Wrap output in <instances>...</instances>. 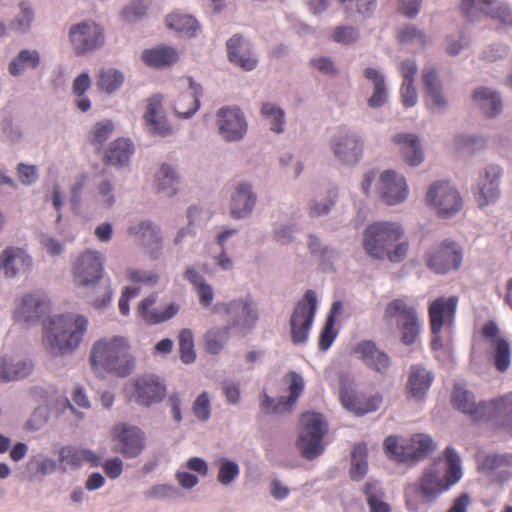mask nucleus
Wrapping results in <instances>:
<instances>
[{"label": "nucleus", "mask_w": 512, "mask_h": 512, "mask_svg": "<svg viewBox=\"0 0 512 512\" xmlns=\"http://www.w3.org/2000/svg\"><path fill=\"white\" fill-rule=\"evenodd\" d=\"M89 361L92 370L101 376L108 373L125 378L136 369V357L130 341L120 335L96 340L91 347Z\"/></svg>", "instance_id": "obj_1"}, {"label": "nucleus", "mask_w": 512, "mask_h": 512, "mask_svg": "<svg viewBox=\"0 0 512 512\" xmlns=\"http://www.w3.org/2000/svg\"><path fill=\"white\" fill-rule=\"evenodd\" d=\"M87 317L77 313L57 314L43 325L42 343L52 356H65L76 351L88 330Z\"/></svg>", "instance_id": "obj_2"}, {"label": "nucleus", "mask_w": 512, "mask_h": 512, "mask_svg": "<svg viewBox=\"0 0 512 512\" xmlns=\"http://www.w3.org/2000/svg\"><path fill=\"white\" fill-rule=\"evenodd\" d=\"M446 461L438 460L427 467L419 480V493L428 502L437 499L462 478L461 459L457 451L448 446Z\"/></svg>", "instance_id": "obj_3"}, {"label": "nucleus", "mask_w": 512, "mask_h": 512, "mask_svg": "<svg viewBox=\"0 0 512 512\" xmlns=\"http://www.w3.org/2000/svg\"><path fill=\"white\" fill-rule=\"evenodd\" d=\"M453 405L461 412L470 415L476 421H493L502 413V409L512 413V394L502 396L490 402L475 404L474 395L455 385L452 393Z\"/></svg>", "instance_id": "obj_4"}, {"label": "nucleus", "mask_w": 512, "mask_h": 512, "mask_svg": "<svg viewBox=\"0 0 512 512\" xmlns=\"http://www.w3.org/2000/svg\"><path fill=\"white\" fill-rule=\"evenodd\" d=\"M405 230L396 221H376L369 224L362 235V246L370 257L384 260L387 249L403 239Z\"/></svg>", "instance_id": "obj_5"}, {"label": "nucleus", "mask_w": 512, "mask_h": 512, "mask_svg": "<svg viewBox=\"0 0 512 512\" xmlns=\"http://www.w3.org/2000/svg\"><path fill=\"white\" fill-rule=\"evenodd\" d=\"M328 430V422L321 413L302 414L296 445L303 458L312 460L324 452V437Z\"/></svg>", "instance_id": "obj_6"}, {"label": "nucleus", "mask_w": 512, "mask_h": 512, "mask_svg": "<svg viewBox=\"0 0 512 512\" xmlns=\"http://www.w3.org/2000/svg\"><path fill=\"white\" fill-rule=\"evenodd\" d=\"M318 300L314 290H307L304 297L299 300L290 317L291 341L295 345L306 344L309 339Z\"/></svg>", "instance_id": "obj_7"}, {"label": "nucleus", "mask_w": 512, "mask_h": 512, "mask_svg": "<svg viewBox=\"0 0 512 512\" xmlns=\"http://www.w3.org/2000/svg\"><path fill=\"white\" fill-rule=\"evenodd\" d=\"M69 45L77 56H83L101 48L105 43L103 27L87 19L72 24L68 30Z\"/></svg>", "instance_id": "obj_8"}, {"label": "nucleus", "mask_w": 512, "mask_h": 512, "mask_svg": "<svg viewBox=\"0 0 512 512\" xmlns=\"http://www.w3.org/2000/svg\"><path fill=\"white\" fill-rule=\"evenodd\" d=\"M166 392L165 384L153 374L132 378L125 385L128 400L143 407H151L162 402Z\"/></svg>", "instance_id": "obj_9"}, {"label": "nucleus", "mask_w": 512, "mask_h": 512, "mask_svg": "<svg viewBox=\"0 0 512 512\" xmlns=\"http://www.w3.org/2000/svg\"><path fill=\"white\" fill-rule=\"evenodd\" d=\"M329 147L337 162L343 166L354 167L363 157L364 141L357 132L340 128L331 137Z\"/></svg>", "instance_id": "obj_10"}, {"label": "nucleus", "mask_w": 512, "mask_h": 512, "mask_svg": "<svg viewBox=\"0 0 512 512\" xmlns=\"http://www.w3.org/2000/svg\"><path fill=\"white\" fill-rule=\"evenodd\" d=\"M217 134L225 143L241 142L248 132V121L242 109L235 105L219 108L215 115Z\"/></svg>", "instance_id": "obj_11"}, {"label": "nucleus", "mask_w": 512, "mask_h": 512, "mask_svg": "<svg viewBox=\"0 0 512 512\" xmlns=\"http://www.w3.org/2000/svg\"><path fill=\"white\" fill-rule=\"evenodd\" d=\"M463 252L454 241L446 239L430 247L424 256L426 266L436 274H447L458 270L462 264Z\"/></svg>", "instance_id": "obj_12"}, {"label": "nucleus", "mask_w": 512, "mask_h": 512, "mask_svg": "<svg viewBox=\"0 0 512 512\" xmlns=\"http://www.w3.org/2000/svg\"><path fill=\"white\" fill-rule=\"evenodd\" d=\"M114 451L126 459L137 458L146 448V434L136 425L116 423L111 430Z\"/></svg>", "instance_id": "obj_13"}, {"label": "nucleus", "mask_w": 512, "mask_h": 512, "mask_svg": "<svg viewBox=\"0 0 512 512\" xmlns=\"http://www.w3.org/2000/svg\"><path fill=\"white\" fill-rule=\"evenodd\" d=\"M103 272L104 257L102 253L87 249L73 263V282L77 287L92 288L101 280Z\"/></svg>", "instance_id": "obj_14"}, {"label": "nucleus", "mask_w": 512, "mask_h": 512, "mask_svg": "<svg viewBox=\"0 0 512 512\" xmlns=\"http://www.w3.org/2000/svg\"><path fill=\"white\" fill-rule=\"evenodd\" d=\"M426 202L442 218L454 216L463 206L459 192L447 181L433 182L426 193Z\"/></svg>", "instance_id": "obj_15"}, {"label": "nucleus", "mask_w": 512, "mask_h": 512, "mask_svg": "<svg viewBox=\"0 0 512 512\" xmlns=\"http://www.w3.org/2000/svg\"><path fill=\"white\" fill-rule=\"evenodd\" d=\"M377 197L387 206H396L405 202L409 196L406 178L395 170H385L375 186Z\"/></svg>", "instance_id": "obj_16"}, {"label": "nucleus", "mask_w": 512, "mask_h": 512, "mask_svg": "<svg viewBox=\"0 0 512 512\" xmlns=\"http://www.w3.org/2000/svg\"><path fill=\"white\" fill-rule=\"evenodd\" d=\"M258 203V195L254 185L241 180L234 184L229 200V214L235 220L247 219L252 216Z\"/></svg>", "instance_id": "obj_17"}, {"label": "nucleus", "mask_w": 512, "mask_h": 512, "mask_svg": "<svg viewBox=\"0 0 512 512\" xmlns=\"http://www.w3.org/2000/svg\"><path fill=\"white\" fill-rule=\"evenodd\" d=\"M502 173V168L496 164H489L479 172L474 191L480 207L488 206L498 200Z\"/></svg>", "instance_id": "obj_18"}, {"label": "nucleus", "mask_w": 512, "mask_h": 512, "mask_svg": "<svg viewBox=\"0 0 512 512\" xmlns=\"http://www.w3.org/2000/svg\"><path fill=\"white\" fill-rule=\"evenodd\" d=\"M482 335L491 349L496 369L500 372L508 370L511 364V346L501 335L498 325L494 321L487 322L482 328Z\"/></svg>", "instance_id": "obj_19"}, {"label": "nucleus", "mask_w": 512, "mask_h": 512, "mask_svg": "<svg viewBox=\"0 0 512 512\" xmlns=\"http://www.w3.org/2000/svg\"><path fill=\"white\" fill-rule=\"evenodd\" d=\"M479 471L492 482L504 483L512 479V454L477 455Z\"/></svg>", "instance_id": "obj_20"}, {"label": "nucleus", "mask_w": 512, "mask_h": 512, "mask_svg": "<svg viewBox=\"0 0 512 512\" xmlns=\"http://www.w3.org/2000/svg\"><path fill=\"white\" fill-rule=\"evenodd\" d=\"M50 302L46 296L39 293L24 295L18 302L13 318L17 323L34 325L49 312Z\"/></svg>", "instance_id": "obj_21"}, {"label": "nucleus", "mask_w": 512, "mask_h": 512, "mask_svg": "<svg viewBox=\"0 0 512 512\" xmlns=\"http://www.w3.org/2000/svg\"><path fill=\"white\" fill-rule=\"evenodd\" d=\"M225 311L231 315L229 325L241 331H249L255 327L259 320L257 304L249 297L234 299L226 304Z\"/></svg>", "instance_id": "obj_22"}, {"label": "nucleus", "mask_w": 512, "mask_h": 512, "mask_svg": "<svg viewBox=\"0 0 512 512\" xmlns=\"http://www.w3.org/2000/svg\"><path fill=\"white\" fill-rule=\"evenodd\" d=\"M459 298L455 295L438 297L428 307L431 333H440L442 328L454 325Z\"/></svg>", "instance_id": "obj_23"}, {"label": "nucleus", "mask_w": 512, "mask_h": 512, "mask_svg": "<svg viewBox=\"0 0 512 512\" xmlns=\"http://www.w3.org/2000/svg\"><path fill=\"white\" fill-rule=\"evenodd\" d=\"M228 60L244 71H252L258 65V56L251 42L241 35L232 36L226 43Z\"/></svg>", "instance_id": "obj_24"}, {"label": "nucleus", "mask_w": 512, "mask_h": 512, "mask_svg": "<svg viewBox=\"0 0 512 512\" xmlns=\"http://www.w3.org/2000/svg\"><path fill=\"white\" fill-rule=\"evenodd\" d=\"M129 234L140 241L153 259L160 257L163 250V236L157 225L149 220H142L129 227Z\"/></svg>", "instance_id": "obj_25"}, {"label": "nucleus", "mask_w": 512, "mask_h": 512, "mask_svg": "<svg viewBox=\"0 0 512 512\" xmlns=\"http://www.w3.org/2000/svg\"><path fill=\"white\" fill-rule=\"evenodd\" d=\"M433 381L434 375L427 367L422 364L411 365L405 386L406 396L415 402L424 400Z\"/></svg>", "instance_id": "obj_26"}, {"label": "nucleus", "mask_w": 512, "mask_h": 512, "mask_svg": "<svg viewBox=\"0 0 512 512\" xmlns=\"http://www.w3.org/2000/svg\"><path fill=\"white\" fill-rule=\"evenodd\" d=\"M353 353L370 369L378 374L386 375L391 367V358L380 350L373 341L364 340L357 343Z\"/></svg>", "instance_id": "obj_27"}, {"label": "nucleus", "mask_w": 512, "mask_h": 512, "mask_svg": "<svg viewBox=\"0 0 512 512\" xmlns=\"http://www.w3.org/2000/svg\"><path fill=\"white\" fill-rule=\"evenodd\" d=\"M32 265V257L26 250L20 247H8L0 255V270L8 278L28 273Z\"/></svg>", "instance_id": "obj_28"}, {"label": "nucleus", "mask_w": 512, "mask_h": 512, "mask_svg": "<svg viewBox=\"0 0 512 512\" xmlns=\"http://www.w3.org/2000/svg\"><path fill=\"white\" fill-rule=\"evenodd\" d=\"M157 293H151L145 297L138 305L137 311L142 320L149 325H156L172 319L180 310L176 302H171L166 307L156 308Z\"/></svg>", "instance_id": "obj_29"}, {"label": "nucleus", "mask_w": 512, "mask_h": 512, "mask_svg": "<svg viewBox=\"0 0 512 512\" xmlns=\"http://www.w3.org/2000/svg\"><path fill=\"white\" fill-rule=\"evenodd\" d=\"M145 126L149 134L159 137H167L173 134V127L169 124L162 112V101L160 96H153L148 99L144 113Z\"/></svg>", "instance_id": "obj_30"}, {"label": "nucleus", "mask_w": 512, "mask_h": 512, "mask_svg": "<svg viewBox=\"0 0 512 512\" xmlns=\"http://www.w3.org/2000/svg\"><path fill=\"white\" fill-rule=\"evenodd\" d=\"M340 400L346 410L357 416L376 411L382 402L379 395H358L345 384L340 387Z\"/></svg>", "instance_id": "obj_31"}, {"label": "nucleus", "mask_w": 512, "mask_h": 512, "mask_svg": "<svg viewBox=\"0 0 512 512\" xmlns=\"http://www.w3.org/2000/svg\"><path fill=\"white\" fill-rule=\"evenodd\" d=\"M392 142L397 146L404 162L410 167H418L425 160V153L419 137L414 133H398Z\"/></svg>", "instance_id": "obj_32"}, {"label": "nucleus", "mask_w": 512, "mask_h": 512, "mask_svg": "<svg viewBox=\"0 0 512 512\" xmlns=\"http://www.w3.org/2000/svg\"><path fill=\"white\" fill-rule=\"evenodd\" d=\"M185 81L188 90L178 96L174 110L179 117L189 119L200 109L203 88L192 77H186Z\"/></svg>", "instance_id": "obj_33"}, {"label": "nucleus", "mask_w": 512, "mask_h": 512, "mask_svg": "<svg viewBox=\"0 0 512 512\" xmlns=\"http://www.w3.org/2000/svg\"><path fill=\"white\" fill-rule=\"evenodd\" d=\"M422 80L429 99V105H431L435 112H445L449 107V101L443 92L442 83L437 71L434 68L424 69Z\"/></svg>", "instance_id": "obj_34"}, {"label": "nucleus", "mask_w": 512, "mask_h": 512, "mask_svg": "<svg viewBox=\"0 0 512 512\" xmlns=\"http://www.w3.org/2000/svg\"><path fill=\"white\" fill-rule=\"evenodd\" d=\"M33 368V362L28 359L0 356V380L2 382L24 379L32 373Z\"/></svg>", "instance_id": "obj_35"}, {"label": "nucleus", "mask_w": 512, "mask_h": 512, "mask_svg": "<svg viewBox=\"0 0 512 512\" xmlns=\"http://www.w3.org/2000/svg\"><path fill=\"white\" fill-rule=\"evenodd\" d=\"M60 462L69 468H79L84 464H89L91 467H98L101 463V458L94 451L74 446H65L59 452Z\"/></svg>", "instance_id": "obj_36"}, {"label": "nucleus", "mask_w": 512, "mask_h": 512, "mask_svg": "<svg viewBox=\"0 0 512 512\" xmlns=\"http://www.w3.org/2000/svg\"><path fill=\"white\" fill-rule=\"evenodd\" d=\"M476 107L487 117L494 118L503 110L501 95L494 89L478 87L473 92Z\"/></svg>", "instance_id": "obj_37"}, {"label": "nucleus", "mask_w": 512, "mask_h": 512, "mask_svg": "<svg viewBox=\"0 0 512 512\" xmlns=\"http://www.w3.org/2000/svg\"><path fill=\"white\" fill-rule=\"evenodd\" d=\"M177 51L170 46L160 45L155 48L146 49L142 52L141 59L149 67L163 69L178 60Z\"/></svg>", "instance_id": "obj_38"}, {"label": "nucleus", "mask_w": 512, "mask_h": 512, "mask_svg": "<svg viewBox=\"0 0 512 512\" xmlns=\"http://www.w3.org/2000/svg\"><path fill=\"white\" fill-rule=\"evenodd\" d=\"M415 446L416 444L413 443V437L402 443H399L396 436H389L384 441L386 454L398 462H418Z\"/></svg>", "instance_id": "obj_39"}, {"label": "nucleus", "mask_w": 512, "mask_h": 512, "mask_svg": "<svg viewBox=\"0 0 512 512\" xmlns=\"http://www.w3.org/2000/svg\"><path fill=\"white\" fill-rule=\"evenodd\" d=\"M133 153L134 146L132 142L127 138H119L110 143L104 159L106 163L112 166L123 167L129 163Z\"/></svg>", "instance_id": "obj_40"}, {"label": "nucleus", "mask_w": 512, "mask_h": 512, "mask_svg": "<svg viewBox=\"0 0 512 512\" xmlns=\"http://www.w3.org/2000/svg\"><path fill=\"white\" fill-rule=\"evenodd\" d=\"M179 177L176 170L169 164H162L155 174L154 186L163 197L170 198L178 191Z\"/></svg>", "instance_id": "obj_41"}, {"label": "nucleus", "mask_w": 512, "mask_h": 512, "mask_svg": "<svg viewBox=\"0 0 512 512\" xmlns=\"http://www.w3.org/2000/svg\"><path fill=\"white\" fill-rule=\"evenodd\" d=\"M383 317L387 322L396 319V325H400L418 317V313L416 308L409 303L408 298L401 297L390 301L386 305Z\"/></svg>", "instance_id": "obj_42"}, {"label": "nucleus", "mask_w": 512, "mask_h": 512, "mask_svg": "<svg viewBox=\"0 0 512 512\" xmlns=\"http://www.w3.org/2000/svg\"><path fill=\"white\" fill-rule=\"evenodd\" d=\"M35 19L36 14L32 4L28 1H21L18 4L17 13L8 23L9 30L19 35H26L31 31Z\"/></svg>", "instance_id": "obj_43"}, {"label": "nucleus", "mask_w": 512, "mask_h": 512, "mask_svg": "<svg viewBox=\"0 0 512 512\" xmlns=\"http://www.w3.org/2000/svg\"><path fill=\"white\" fill-rule=\"evenodd\" d=\"M40 53L36 49H21L8 66L9 73L18 77L24 74L26 69H37L40 65Z\"/></svg>", "instance_id": "obj_44"}, {"label": "nucleus", "mask_w": 512, "mask_h": 512, "mask_svg": "<svg viewBox=\"0 0 512 512\" xmlns=\"http://www.w3.org/2000/svg\"><path fill=\"white\" fill-rule=\"evenodd\" d=\"M370 512H391V506L384 501L385 492L376 480H368L362 488Z\"/></svg>", "instance_id": "obj_45"}, {"label": "nucleus", "mask_w": 512, "mask_h": 512, "mask_svg": "<svg viewBox=\"0 0 512 512\" xmlns=\"http://www.w3.org/2000/svg\"><path fill=\"white\" fill-rule=\"evenodd\" d=\"M260 115L268 123L270 131L282 134L286 126V113L282 107L273 102H263Z\"/></svg>", "instance_id": "obj_46"}, {"label": "nucleus", "mask_w": 512, "mask_h": 512, "mask_svg": "<svg viewBox=\"0 0 512 512\" xmlns=\"http://www.w3.org/2000/svg\"><path fill=\"white\" fill-rule=\"evenodd\" d=\"M166 24L170 29L187 38L195 37L200 29L194 17L180 13L167 16Z\"/></svg>", "instance_id": "obj_47"}, {"label": "nucleus", "mask_w": 512, "mask_h": 512, "mask_svg": "<svg viewBox=\"0 0 512 512\" xmlns=\"http://www.w3.org/2000/svg\"><path fill=\"white\" fill-rule=\"evenodd\" d=\"M125 81L124 74L115 68H103L98 72L96 86L97 88L111 95L118 91Z\"/></svg>", "instance_id": "obj_48"}, {"label": "nucleus", "mask_w": 512, "mask_h": 512, "mask_svg": "<svg viewBox=\"0 0 512 512\" xmlns=\"http://www.w3.org/2000/svg\"><path fill=\"white\" fill-rule=\"evenodd\" d=\"M230 326L214 327L204 335L205 348L210 354H219L230 338Z\"/></svg>", "instance_id": "obj_49"}, {"label": "nucleus", "mask_w": 512, "mask_h": 512, "mask_svg": "<svg viewBox=\"0 0 512 512\" xmlns=\"http://www.w3.org/2000/svg\"><path fill=\"white\" fill-rule=\"evenodd\" d=\"M56 461L44 454L32 456L27 462V471L30 479L44 477L55 472Z\"/></svg>", "instance_id": "obj_50"}, {"label": "nucleus", "mask_w": 512, "mask_h": 512, "mask_svg": "<svg viewBox=\"0 0 512 512\" xmlns=\"http://www.w3.org/2000/svg\"><path fill=\"white\" fill-rule=\"evenodd\" d=\"M368 472L367 447L364 443L354 446L351 453L350 476L354 481H360Z\"/></svg>", "instance_id": "obj_51"}, {"label": "nucleus", "mask_w": 512, "mask_h": 512, "mask_svg": "<svg viewBox=\"0 0 512 512\" xmlns=\"http://www.w3.org/2000/svg\"><path fill=\"white\" fill-rule=\"evenodd\" d=\"M338 198L336 189H329L325 195L314 198L309 204V215L311 217H321L327 215Z\"/></svg>", "instance_id": "obj_52"}, {"label": "nucleus", "mask_w": 512, "mask_h": 512, "mask_svg": "<svg viewBox=\"0 0 512 512\" xmlns=\"http://www.w3.org/2000/svg\"><path fill=\"white\" fill-rule=\"evenodd\" d=\"M217 467V481L222 486H230L240 475L238 463L226 457L217 460Z\"/></svg>", "instance_id": "obj_53"}, {"label": "nucleus", "mask_w": 512, "mask_h": 512, "mask_svg": "<svg viewBox=\"0 0 512 512\" xmlns=\"http://www.w3.org/2000/svg\"><path fill=\"white\" fill-rule=\"evenodd\" d=\"M148 8L147 0H133L123 7L120 18L126 23H136L146 16Z\"/></svg>", "instance_id": "obj_54"}, {"label": "nucleus", "mask_w": 512, "mask_h": 512, "mask_svg": "<svg viewBox=\"0 0 512 512\" xmlns=\"http://www.w3.org/2000/svg\"><path fill=\"white\" fill-rule=\"evenodd\" d=\"M94 197L100 207L104 209L112 208L116 203V192L113 183L108 179L101 180L96 186Z\"/></svg>", "instance_id": "obj_55"}, {"label": "nucleus", "mask_w": 512, "mask_h": 512, "mask_svg": "<svg viewBox=\"0 0 512 512\" xmlns=\"http://www.w3.org/2000/svg\"><path fill=\"white\" fill-rule=\"evenodd\" d=\"M287 378L289 379V395L287 397L283 396V399H285L286 408L291 409L302 395L305 388V382L303 377L295 371L289 372L287 374Z\"/></svg>", "instance_id": "obj_56"}, {"label": "nucleus", "mask_w": 512, "mask_h": 512, "mask_svg": "<svg viewBox=\"0 0 512 512\" xmlns=\"http://www.w3.org/2000/svg\"><path fill=\"white\" fill-rule=\"evenodd\" d=\"M180 358L185 364L193 363L196 359L194 350V335L190 329H182L178 336Z\"/></svg>", "instance_id": "obj_57"}, {"label": "nucleus", "mask_w": 512, "mask_h": 512, "mask_svg": "<svg viewBox=\"0 0 512 512\" xmlns=\"http://www.w3.org/2000/svg\"><path fill=\"white\" fill-rule=\"evenodd\" d=\"M494 0H462L461 11L469 21H474L478 13L487 15Z\"/></svg>", "instance_id": "obj_58"}, {"label": "nucleus", "mask_w": 512, "mask_h": 512, "mask_svg": "<svg viewBox=\"0 0 512 512\" xmlns=\"http://www.w3.org/2000/svg\"><path fill=\"white\" fill-rule=\"evenodd\" d=\"M452 146L458 151H474L485 147V139L472 134H458L452 139Z\"/></svg>", "instance_id": "obj_59"}, {"label": "nucleus", "mask_w": 512, "mask_h": 512, "mask_svg": "<svg viewBox=\"0 0 512 512\" xmlns=\"http://www.w3.org/2000/svg\"><path fill=\"white\" fill-rule=\"evenodd\" d=\"M421 326L422 324L419 316L409 321H405L403 324L397 325L398 329L402 333L401 342L406 346L415 344L419 338Z\"/></svg>", "instance_id": "obj_60"}, {"label": "nucleus", "mask_w": 512, "mask_h": 512, "mask_svg": "<svg viewBox=\"0 0 512 512\" xmlns=\"http://www.w3.org/2000/svg\"><path fill=\"white\" fill-rule=\"evenodd\" d=\"M359 37V30L350 25H339L331 34V39L341 45H351L357 42Z\"/></svg>", "instance_id": "obj_61"}, {"label": "nucleus", "mask_w": 512, "mask_h": 512, "mask_svg": "<svg viewBox=\"0 0 512 512\" xmlns=\"http://www.w3.org/2000/svg\"><path fill=\"white\" fill-rule=\"evenodd\" d=\"M309 65L312 69L327 77H335L339 74V69L334 60L328 56H314L309 60Z\"/></svg>", "instance_id": "obj_62"}, {"label": "nucleus", "mask_w": 512, "mask_h": 512, "mask_svg": "<svg viewBox=\"0 0 512 512\" xmlns=\"http://www.w3.org/2000/svg\"><path fill=\"white\" fill-rule=\"evenodd\" d=\"M307 246L312 255L318 256L324 260L333 259L337 255L336 251L332 247L323 244L315 234L308 235Z\"/></svg>", "instance_id": "obj_63"}, {"label": "nucleus", "mask_w": 512, "mask_h": 512, "mask_svg": "<svg viewBox=\"0 0 512 512\" xmlns=\"http://www.w3.org/2000/svg\"><path fill=\"white\" fill-rule=\"evenodd\" d=\"M487 15L505 28L512 27V9L507 3L494 1Z\"/></svg>", "instance_id": "obj_64"}]
</instances>
